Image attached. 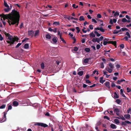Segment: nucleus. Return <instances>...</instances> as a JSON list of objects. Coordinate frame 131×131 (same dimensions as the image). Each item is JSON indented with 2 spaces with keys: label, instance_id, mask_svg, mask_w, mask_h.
Listing matches in <instances>:
<instances>
[{
  "label": "nucleus",
  "instance_id": "1",
  "mask_svg": "<svg viewBox=\"0 0 131 131\" xmlns=\"http://www.w3.org/2000/svg\"><path fill=\"white\" fill-rule=\"evenodd\" d=\"M1 17V19L2 20V18L5 20L6 19L8 20L7 21L8 23L10 26L16 24L15 27H17L19 24V20L20 16L19 13L15 9H13L11 13L5 15L2 14L0 15Z\"/></svg>",
  "mask_w": 131,
  "mask_h": 131
},
{
  "label": "nucleus",
  "instance_id": "2",
  "mask_svg": "<svg viewBox=\"0 0 131 131\" xmlns=\"http://www.w3.org/2000/svg\"><path fill=\"white\" fill-rule=\"evenodd\" d=\"M4 34L6 36L8 37V39L9 40L7 41V42L8 43L10 44V45L12 44H13L15 41L14 38H12V36L9 33H7L6 32H5Z\"/></svg>",
  "mask_w": 131,
  "mask_h": 131
},
{
  "label": "nucleus",
  "instance_id": "3",
  "mask_svg": "<svg viewBox=\"0 0 131 131\" xmlns=\"http://www.w3.org/2000/svg\"><path fill=\"white\" fill-rule=\"evenodd\" d=\"M58 40V39L56 36H55L51 40L50 42L54 44H57V41Z\"/></svg>",
  "mask_w": 131,
  "mask_h": 131
},
{
  "label": "nucleus",
  "instance_id": "4",
  "mask_svg": "<svg viewBox=\"0 0 131 131\" xmlns=\"http://www.w3.org/2000/svg\"><path fill=\"white\" fill-rule=\"evenodd\" d=\"M35 125H38L39 126H41L42 127H47L48 126L46 124H44L43 123H36L34 124Z\"/></svg>",
  "mask_w": 131,
  "mask_h": 131
},
{
  "label": "nucleus",
  "instance_id": "5",
  "mask_svg": "<svg viewBox=\"0 0 131 131\" xmlns=\"http://www.w3.org/2000/svg\"><path fill=\"white\" fill-rule=\"evenodd\" d=\"M34 31L33 30H30L28 31V35L29 36H30L32 37L34 35Z\"/></svg>",
  "mask_w": 131,
  "mask_h": 131
},
{
  "label": "nucleus",
  "instance_id": "6",
  "mask_svg": "<svg viewBox=\"0 0 131 131\" xmlns=\"http://www.w3.org/2000/svg\"><path fill=\"white\" fill-rule=\"evenodd\" d=\"M126 123L128 124H131V122L129 121H126L124 122H122L121 124V125L122 126H125L126 125Z\"/></svg>",
  "mask_w": 131,
  "mask_h": 131
},
{
  "label": "nucleus",
  "instance_id": "7",
  "mask_svg": "<svg viewBox=\"0 0 131 131\" xmlns=\"http://www.w3.org/2000/svg\"><path fill=\"white\" fill-rule=\"evenodd\" d=\"M3 113L4 114V115L3 117V119H1V120L0 121L1 122H4L6 121V113L5 112H4Z\"/></svg>",
  "mask_w": 131,
  "mask_h": 131
},
{
  "label": "nucleus",
  "instance_id": "8",
  "mask_svg": "<svg viewBox=\"0 0 131 131\" xmlns=\"http://www.w3.org/2000/svg\"><path fill=\"white\" fill-rule=\"evenodd\" d=\"M92 41L93 42H97L98 43H100V41H99L98 38H93L92 40Z\"/></svg>",
  "mask_w": 131,
  "mask_h": 131
},
{
  "label": "nucleus",
  "instance_id": "9",
  "mask_svg": "<svg viewBox=\"0 0 131 131\" xmlns=\"http://www.w3.org/2000/svg\"><path fill=\"white\" fill-rule=\"evenodd\" d=\"M124 116L126 119H129L130 118V115L128 114H125Z\"/></svg>",
  "mask_w": 131,
  "mask_h": 131
},
{
  "label": "nucleus",
  "instance_id": "10",
  "mask_svg": "<svg viewBox=\"0 0 131 131\" xmlns=\"http://www.w3.org/2000/svg\"><path fill=\"white\" fill-rule=\"evenodd\" d=\"M13 105L14 106H17L19 105L17 101H14L13 102Z\"/></svg>",
  "mask_w": 131,
  "mask_h": 131
},
{
  "label": "nucleus",
  "instance_id": "11",
  "mask_svg": "<svg viewBox=\"0 0 131 131\" xmlns=\"http://www.w3.org/2000/svg\"><path fill=\"white\" fill-rule=\"evenodd\" d=\"M105 85L108 89H110V83L108 81H107L105 83Z\"/></svg>",
  "mask_w": 131,
  "mask_h": 131
},
{
  "label": "nucleus",
  "instance_id": "12",
  "mask_svg": "<svg viewBox=\"0 0 131 131\" xmlns=\"http://www.w3.org/2000/svg\"><path fill=\"white\" fill-rule=\"evenodd\" d=\"M116 118L119 119H121L123 120H125V118L122 115L121 116H119V117H116Z\"/></svg>",
  "mask_w": 131,
  "mask_h": 131
},
{
  "label": "nucleus",
  "instance_id": "13",
  "mask_svg": "<svg viewBox=\"0 0 131 131\" xmlns=\"http://www.w3.org/2000/svg\"><path fill=\"white\" fill-rule=\"evenodd\" d=\"M111 127L113 129H115L116 128V125L113 124H112L110 125Z\"/></svg>",
  "mask_w": 131,
  "mask_h": 131
},
{
  "label": "nucleus",
  "instance_id": "14",
  "mask_svg": "<svg viewBox=\"0 0 131 131\" xmlns=\"http://www.w3.org/2000/svg\"><path fill=\"white\" fill-rule=\"evenodd\" d=\"M39 30H37L35 31V32L34 35V36L35 37L38 36L39 35Z\"/></svg>",
  "mask_w": 131,
  "mask_h": 131
},
{
  "label": "nucleus",
  "instance_id": "15",
  "mask_svg": "<svg viewBox=\"0 0 131 131\" xmlns=\"http://www.w3.org/2000/svg\"><path fill=\"white\" fill-rule=\"evenodd\" d=\"M103 77H101L100 78V80L99 81L101 83H102V84H103L105 81V80H103Z\"/></svg>",
  "mask_w": 131,
  "mask_h": 131
},
{
  "label": "nucleus",
  "instance_id": "16",
  "mask_svg": "<svg viewBox=\"0 0 131 131\" xmlns=\"http://www.w3.org/2000/svg\"><path fill=\"white\" fill-rule=\"evenodd\" d=\"M113 108L114 109V112L118 113L119 112V110L118 108H115L114 107H113Z\"/></svg>",
  "mask_w": 131,
  "mask_h": 131
},
{
  "label": "nucleus",
  "instance_id": "17",
  "mask_svg": "<svg viewBox=\"0 0 131 131\" xmlns=\"http://www.w3.org/2000/svg\"><path fill=\"white\" fill-rule=\"evenodd\" d=\"M90 59L89 58H85L84 60V62L85 63H88L89 62V60Z\"/></svg>",
  "mask_w": 131,
  "mask_h": 131
},
{
  "label": "nucleus",
  "instance_id": "18",
  "mask_svg": "<svg viewBox=\"0 0 131 131\" xmlns=\"http://www.w3.org/2000/svg\"><path fill=\"white\" fill-rule=\"evenodd\" d=\"M105 69L109 73H111L113 70L111 68L110 69L109 67L108 68H106Z\"/></svg>",
  "mask_w": 131,
  "mask_h": 131
},
{
  "label": "nucleus",
  "instance_id": "19",
  "mask_svg": "<svg viewBox=\"0 0 131 131\" xmlns=\"http://www.w3.org/2000/svg\"><path fill=\"white\" fill-rule=\"evenodd\" d=\"M90 36L93 38L95 37V34H94L93 32H92L90 34Z\"/></svg>",
  "mask_w": 131,
  "mask_h": 131
},
{
  "label": "nucleus",
  "instance_id": "20",
  "mask_svg": "<svg viewBox=\"0 0 131 131\" xmlns=\"http://www.w3.org/2000/svg\"><path fill=\"white\" fill-rule=\"evenodd\" d=\"M79 19L80 21H82L84 20L85 19L83 16H81L80 17Z\"/></svg>",
  "mask_w": 131,
  "mask_h": 131
},
{
  "label": "nucleus",
  "instance_id": "21",
  "mask_svg": "<svg viewBox=\"0 0 131 131\" xmlns=\"http://www.w3.org/2000/svg\"><path fill=\"white\" fill-rule=\"evenodd\" d=\"M114 98L115 99H117L119 97L117 95L116 92H114Z\"/></svg>",
  "mask_w": 131,
  "mask_h": 131
},
{
  "label": "nucleus",
  "instance_id": "22",
  "mask_svg": "<svg viewBox=\"0 0 131 131\" xmlns=\"http://www.w3.org/2000/svg\"><path fill=\"white\" fill-rule=\"evenodd\" d=\"M99 30H100L101 32H104L105 31V29H103V28L102 27H99Z\"/></svg>",
  "mask_w": 131,
  "mask_h": 131
},
{
  "label": "nucleus",
  "instance_id": "23",
  "mask_svg": "<svg viewBox=\"0 0 131 131\" xmlns=\"http://www.w3.org/2000/svg\"><path fill=\"white\" fill-rule=\"evenodd\" d=\"M84 50L86 52H89L90 51V49L89 48H85Z\"/></svg>",
  "mask_w": 131,
  "mask_h": 131
},
{
  "label": "nucleus",
  "instance_id": "24",
  "mask_svg": "<svg viewBox=\"0 0 131 131\" xmlns=\"http://www.w3.org/2000/svg\"><path fill=\"white\" fill-rule=\"evenodd\" d=\"M41 67L42 69H44L45 67V65L43 62H42L41 64Z\"/></svg>",
  "mask_w": 131,
  "mask_h": 131
},
{
  "label": "nucleus",
  "instance_id": "25",
  "mask_svg": "<svg viewBox=\"0 0 131 131\" xmlns=\"http://www.w3.org/2000/svg\"><path fill=\"white\" fill-rule=\"evenodd\" d=\"M60 39L61 40H62V41H63V43H66V42L65 41L62 37L61 35H60Z\"/></svg>",
  "mask_w": 131,
  "mask_h": 131
},
{
  "label": "nucleus",
  "instance_id": "26",
  "mask_svg": "<svg viewBox=\"0 0 131 131\" xmlns=\"http://www.w3.org/2000/svg\"><path fill=\"white\" fill-rule=\"evenodd\" d=\"M83 74V72L82 71H81L79 72L78 73V74L80 76H82Z\"/></svg>",
  "mask_w": 131,
  "mask_h": 131
},
{
  "label": "nucleus",
  "instance_id": "27",
  "mask_svg": "<svg viewBox=\"0 0 131 131\" xmlns=\"http://www.w3.org/2000/svg\"><path fill=\"white\" fill-rule=\"evenodd\" d=\"M29 45L28 43H26L24 45V48L25 49H28L29 48Z\"/></svg>",
  "mask_w": 131,
  "mask_h": 131
},
{
  "label": "nucleus",
  "instance_id": "28",
  "mask_svg": "<svg viewBox=\"0 0 131 131\" xmlns=\"http://www.w3.org/2000/svg\"><path fill=\"white\" fill-rule=\"evenodd\" d=\"M114 121L116 124H118L119 123V120L117 119H114Z\"/></svg>",
  "mask_w": 131,
  "mask_h": 131
},
{
  "label": "nucleus",
  "instance_id": "29",
  "mask_svg": "<svg viewBox=\"0 0 131 131\" xmlns=\"http://www.w3.org/2000/svg\"><path fill=\"white\" fill-rule=\"evenodd\" d=\"M46 37L48 39H50L51 38V36L49 34H47L46 35Z\"/></svg>",
  "mask_w": 131,
  "mask_h": 131
},
{
  "label": "nucleus",
  "instance_id": "30",
  "mask_svg": "<svg viewBox=\"0 0 131 131\" xmlns=\"http://www.w3.org/2000/svg\"><path fill=\"white\" fill-rule=\"evenodd\" d=\"M121 102V101L119 99H117L115 101V102L118 104H120V103Z\"/></svg>",
  "mask_w": 131,
  "mask_h": 131
},
{
  "label": "nucleus",
  "instance_id": "31",
  "mask_svg": "<svg viewBox=\"0 0 131 131\" xmlns=\"http://www.w3.org/2000/svg\"><path fill=\"white\" fill-rule=\"evenodd\" d=\"M94 33L96 34V36L97 37H99L101 35V34H99L98 33V32L96 31H94Z\"/></svg>",
  "mask_w": 131,
  "mask_h": 131
},
{
  "label": "nucleus",
  "instance_id": "32",
  "mask_svg": "<svg viewBox=\"0 0 131 131\" xmlns=\"http://www.w3.org/2000/svg\"><path fill=\"white\" fill-rule=\"evenodd\" d=\"M7 8L4 9V10L6 12H7L9 11L10 10V9L9 8V7H7Z\"/></svg>",
  "mask_w": 131,
  "mask_h": 131
},
{
  "label": "nucleus",
  "instance_id": "33",
  "mask_svg": "<svg viewBox=\"0 0 131 131\" xmlns=\"http://www.w3.org/2000/svg\"><path fill=\"white\" fill-rule=\"evenodd\" d=\"M72 7L74 8H77L78 7V5H76V4H74L72 5Z\"/></svg>",
  "mask_w": 131,
  "mask_h": 131
},
{
  "label": "nucleus",
  "instance_id": "34",
  "mask_svg": "<svg viewBox=\"0 0 131 131\" xmlns=\"http://www.w3.org/2000/svg\"><path fill=\"white\" fill-rule=\"evenodd\" d=\"M109 66L110 67V68L112 69H113L114 68L113 64L111 63H110L109 64Z\"/></svg>",
  "mask_w": 131,
  "mask_h": 131
},
{
  "label": "nucleus",
  "instance_id": "35",
  "mask_svg": "<svg viewBox=\"0 0 131 131\" xmlns=\"http://www.w3.org/2000/svg\"><path fill=\"white\" fill-rule=\"evenodd\" d=\"M53 24L56 25H60V23L59 22L55 21L53 23Z\"/></svg>",
  "mask_w": 131,
  "mask_h": 131
},
{
  "label": "nucleus",
  "instance_id": "36",
  "mask_svg": "<svg viewBox=\"0 0 131 131\" xmlns=\"http://www.w3.org/2000/svg\"><path fill=\"white\" fill-rule=\"evenodd\" d=\"M122 19L121 20V19H119L117 21V23H118L119 24H122Z\"/></svg>",
  "mask_w": 131,
  "mask_h": 131
},
{
  "label": "nucleus",
  "instance_id": "37",
  "mask_svg": "<svg viewBox=\"0 0 131 131\" xmlns=\"http://www.w3.org/2000/svg\"><path fill=\"white\" fill-rule=\"evenodd\" d=\"M6 105L5 104H3L0 106V108L3 109L5 108Z\"/></svg>",
  "mask_w": 131,
  "mask_h": 131
},
{
  "label": "nucleus",
  "instance_id": "38",
  "mask_svg": "<svg viewBox=\"0 0 131 131\" xmlns=\"http://www.w3.org/2000/svg\"><path fill=\"white\" fill-rule=\"evenodd\" d=\"M127 21V19L125 18H123L122 19V21L123 23L126 22Z\"/></svg>",
  "mask_w": 131,
  "mask_h": 131
},
{
  "label": "nucleus",
  "instance_id": "39",
  "mask_svg": "<svg viewBox=\"0 0 131 131\" xmlns=\"http://www.w3.org/2000/svg\"><path fill=\"white\" fill-rule=\"evenodd\" d=\"M121 30L123 31H124L125 30L128 31L129 29L126 28H121Z\"/></svg>",
  "mask_w": 131,
  "mask_h": 131
},
{
  "label": "nucleus",
  "instance_id": "40",
  "mask_svg": "<svg viewBox=\"0 0 131 131\" xmlns=\"http://www.w3.org/2000/svg\"><path fill=\"white\" fill-rule=\"evenodd\" d=\"M107 112L108 113H109L110 114L112 115H114V114L113 113V111H107Z\"/></svg>",
  "mask_w": 131,
  "mask_h": 131
},
{
  "label": "nucleus",
  "instance_id": "41",
  "mask_svg": "<svg viewBox=\"0 0 131 131\" xmlns=\"http://www.w3.org/2000/svg\"><path fill=\"white\" fill-rule=\"evenodd\" d=\"M76 29L77 31V32L79 33L80 31V29L78 27H76Z\"/></svg>",
  "mask_w": 131,
  "mask_h": 131
},
{
  "label": "nucleus",
  "instance_id": "42",
  "mask_svg": "<svg viewBox=\"0 0 131 131\" xmlns=\"http://www.w3.org/2000/svg\"><path fill=\"white\" fill-rule=\"evenodd\" d=\"M104 37L102 36H101L99 38H98L99 41H102Z\"/></svg>",
  "mask_w": 131,
  "mask_h": 131
},
{
  "label": "nucleus",
  "instance_id": "43",
  "mask_svg": "<svg viewBox=\"0 0 131 131\" xmlns=\"http://www.w3.org/2000/svg\"><path fill=\"white\" fill-rule=\"evenodd\" d=\"M4 4L5 7H9L7 4V3H6L5 1H4Z\"/></svg>",
  "mask_w": 131,
  "mask_h": 131
},
{
  "label": "nucleus",
  "instance_id": "44",
  "mask_svg": "<svg viewBox=\"0 0 131 131\" xmlns=\"http://www.w3.org/2000/svg\"><path fill=\"white\" fill-rule=\"evenodd\" d=\"M78 48L77 47H74L73 50L75 51H77L78 50Z\"/></svg>",
  "mask_w": 131,
  "mask_h": 131
},
{
  "label": "nucleus",
  "instance_id": "45",
  "mask_svg": "<svg viewBox=\"0 0 131 131\" xmlns=\"http://www.w3.org/2000/svg\"><path fill=\"white\" fill-rule=\"evenodd\" d=\"M119 15V13H118L117 12H116L115 13L114 15L115 16H117Z\"/></svg>",
  "mask_w": 131,
  "mask_h": 131
},
{
  "label": "nucleus",
  "instance_id": "46",
  "mask_svg": "<svg viewBox=\"0 0 131 131\" xmlns=\"http://www.w3.org/2000/svg\"><path fill=\"white\" fill-rule=\"evenodd\" d=\"M104 119H106L108 120H110V118L109 117L106 116H104Z\"/></svg>",
  "mask_w": 131,
  "mask_h": 131
},
{
  "label": "nucleus",
  "instance_id": "47",
  "mask_svg": "<svg viewBox=\"0 0 131 131\" xmlns=\"http://www.w3.org/2000/svg\"><path fill=\"white\" fill-rule=\"evenodd\" d=\"M126 90L127 92L128 93H129L131 91V89L129 88H126Z\"/></svg>",
  "mask_w": 131,
  "mask_h": 131
},
{
  "label": "nucleus",
  "instance_id": "48",
  "mask_svg": "<svg viewBox=\"0 0 131 131\" xmlns=\"http://www.w3.org/2000/svg\"><path fill=\"white\" fill-rule=\"evenodd\" d=\"M12 107L11 105H9L8 106V110L7 111H8L9 110H11L12 109Z\"/></svg>",
  "mask_w": 131,
  "mask_h": 131
},
{
  "label": "nucleus",
  "instance_id": "49",
  "mask_svg": "<svg viewBox=\"0 0 131 131\" xmlns=\"http://www.w3.org/2000/svg\"><path fill=\"white\" fill-rule=\"evenodd\" d=\"M120 47L122 49H123L124 48V45L123 44H121L120 46Z\"/></svg>",
  "mask_w": 131,
  "mask_h": 131
},
{
  "label": "nucleus",
  "instance_id": "50",
  "mask_svg": "<svg viewBox=\"0 0 131 131\" xmlns=\"http://www.w3.org/2000/svg\"><path fill=\"white\" fill-rule=\"evenodd\" d=\"M111 44L114 45L115 46H116V42L115 41H113V42Z\"/></svg>",
  "mask_w": 131,
  "mask_h": 131
},
{
  "label": "nucleus",
  "instance_id": "51",
  "mask_svg": "<svg viewBox=\"0 0 131 131\" xmlns=\"http://www.w3.org/2000/svg\"><path fill=\"white\" fill-rule=\"evenodd\" d=\"M89 27L90 28V29H91L92 30V29H93V26L92 25H90L89 26Z\"/></svg>",
  "mask_w": 131,
  "mask_h": 131
},
{
  "label": "nucleus",
  "instance_id": "52",
  "mask_svg": "<svg viewBox=\"0 0 131 131\" xmlns=\"http://www.w3.org/2000/svg\"><path fill=\"white\" fill-rule=\"evenodd\" d=\"M118 32V31L115 29L114 30L113 33L114 34H117Z\"/></svg>",
  "mask_w": 131,
  "mask_h": 131
},
{
  "label": "nucleus",
  "instance_id": "53",
  "mask_svg": "<svg viewBox=\"0 0 131 131\" xmlns=\"http://www.w3.org/2000/svg\"><path fill=\"white\" fill-rule=\"evenodd\" d=\"M45 115L47 116H50V114L48 112H47L45 114Z\"/></svg>",
  "mask_w": 131,
  "mask_h": 131
},
{
  "label": "nucleus",
  "instance_id": "54",
  "mask_svg": "<svg viewBox=\"0 0 131 131\" xmlns=\"http://www.w3.org/2000/svg\"><path fill=\"white\" fill-rule=\"evenodd\" d=\"M97 17L98 18H101L102 17L101 15L100 14H98L97 15Z\"/></svg>",
  "mask_w": 131,
  "mask_h": 131
},
{
  "label": "nucleus",
  "instance_id": "55",
  "mask_svg": "<svg viewBox=\"0 0 131 131\" xmlns=\"http://www.w3.org/2000/svg\"><path fill=\"white\" fill-rule=\"evenodd\" d=\"M22 44L21 43H19L16 46V48H18V47L20 46Z\"/></svg>",
  "mask_w": 131,
  "mask_h": 131
},
{
  "label": "nucleus",
  "instance_id": "56",
  "mask_svg": "<svg viewBox=\"0 0 131 131\" xmlns=\"http://www.w3.org/2000/svg\"><path fill=\"white\" fill-rule=\"evenodd\" d=\"M28 39H29L28 38H25L22 41V43H23L24 42H25L26 41H27Z\"/></svg>",
  "mask_w": 131,
  "mask_h": 131
},
{
  "label": "nucleus",
  "instance_id": "57",
  "mask_svg": "<svg viewBox=\"0 0 131 131\" xmlns=\"http://www.w3.org/2000/svg\"><path fill=\"white\" fill-rule=\"evenodd\" d=\"M101 47L100 46V45H97L96 46V48L97 49H99Z\"/></svg>",
  "mask_w": 131,
  "mask_h": 131
},
{
  "label": "nucleus",
  "instance_id": "58",
  "mask_svg": "<svg viewBox=\"0 0 131 131\" xmlns=\"http://www.w3.org/2000/svg\"><path fill=\"white\" fill-rule=\"evenodd\" d=\"M23 27V23H21L20 26L19 27V28L20 29L22 28Z\"/></svg>",
  "mask_w": 131,
  "mask_h": 131
},
{
  "label": "nucleus",
  "instance_id": "59",
  "mask_svg": "<svg viewBox=\"0 0 131 131\" xmlns=\"http://www.w3.org/2000/svg\"><path fill=\"white\" fill-rule=\"evenodd\" d=\"M86 82L88 83H91V82L88 79L86 80Z\"/></svg>",
  "mask_w": 131,
  "mask_h": 131
},
{
  "label": "nucleus",
  "instance_id": "60",
  "mask_svg": "<svg viewBox=\"0 0 131 131\" xmlns=\"http://www.w3.org/2000/svg\"><path fill=\"white\" fill-rule=\"evenodd\" d=\"M92 21L93 22H94L95 23H97V21L95 20L94 19H92Z\"/></svg>",
  "mask_w": 131,
  "mask_h": 131
},
{
  "label": "nucleus",
  "instance_id": "61",
  "mask_svg": "<svg viewBox=\"0 0 131 131\" xmlns=\"http://www.w3.org/2000/svg\"><path fill=\"white\" fill-rule=\"evenodd\" d=\"M64 18L67 19L69 20H70V19H71V17L70 16H69L68 17H66Z\"/></svg>",
  "mask_w": 131,
  "mask_h": 131
},
{
  "label": "nucleus",
  "instance_id": "62",
  "mask_svg": "<svg viewBox=\"0 0 131 131\" xmlns=\"http://www.w3.org/2000/svg\"><path fill=\"white\" fill-rule=\"evenodd\" d=\"M131 111V108L130 107L129 108L128 110H127V112L128 113H129Z\"/></svg>",
  "mask_w": 131,
  "mask_h": 131
},
{
  "label": "nucleus",
  "instance_id": "63",
  "mask_svg": "<svg viewBox=\"0 0 131 131\" xmlns=\"http://www.w3.org/2000/svg\"><path fill=\"white\" fill-rule=\"evenodd\" d=\"M125 17L128 19H131V18L129 16H128L127 15H126Z\"/></svg>",
  "mask_w": 131,
  "mask_h": 131
},
{
  "label": "nucleus",
  "instance_id": "64",
  "mask_svg": "<svg viewBox=\"0 0 131 131\" xmlns=\"http://www.w3.org/2000/svg\"><path fill=\"white\" fill-rule=\"evenodd\" d=\"M86 40V39L83 38L81 40V42L82 43H84L85 42V40Z\"/></svg>",
  "mask_w": 131,
  "mask_h": 131
}]
</instances>
